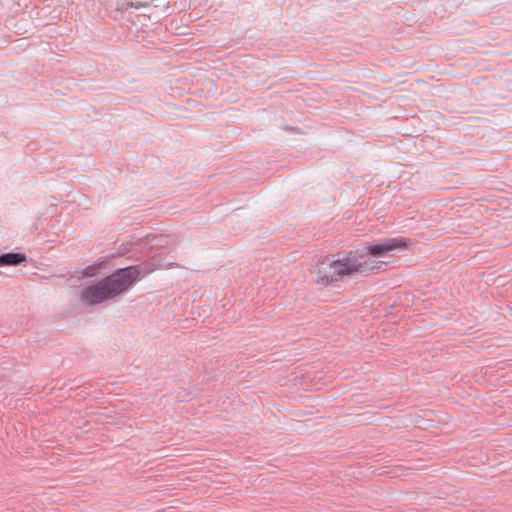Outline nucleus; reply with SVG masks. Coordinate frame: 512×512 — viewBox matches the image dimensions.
Instances as JSON below:
<instances>
[{
	"mask_svg": "<svg viewBox=\"0 0 512 512\" xmlns=\"http://www.w3.org/2000/svg\"><path fill=\"white\" fill-rule=\"evenodd\" d=\"M139 274V270L135 267L120 269L97 284L85 288L81 298L89 305L113 299L127 290L136 281Z\"/></svg>",
	"mask_w": 512,
	"mask_h": 512,
	"instance_id": "f257e3e1",
	"label": "nucleus"
},
{
	"mask_svg": "<svg viewBox=\"0 0 512 512\" xmlns=\"http://www.w3.org/2000/svg\"><path fill=\"white\" fill-rule=\"evenodd\" d=\"M380 265L369 266L359 251H350L339 254L337 259L327 266H321L317 272L316 283L322 287H327L345 276L356 272H367L379 270Z\"/></svg>",
	"mask_w": 512,
	"mask_h": 512,
	"instance_id": "f03ea898",
	"label": "nucleus"
},
{
	"mask_svg": "<svg viewBox=\"0 0 512 512\" xmlns=\"http://www.w3.org/2000/svg\"><path fill=\"white\" fill-rule=\"evenodd\" d=\"M411 244V240L405 237L385 238L367 243L359 253L362 260L366 257L384 258L393 251L409 249Z\"/></svg>",
	"mask_w": 512,
	"mask_h": 512,
	"instance_id": "7ed1b4c3",
	"label": "nucleus"
},
{
	"mask_svg": "<svg viewBox=\"0 0 512 512\" xmlns=\"http://www.w3.org/2000/svg\"><path fill=\"white\" fill-rule=\"evenodd\" d=\"M26 260L25 254L22 253H7L0 256V265H17Z\"/></svg>",
	"mask_w": 512,
	"mask_h": 512,
	"instance_id": "20e7f679",
	"label": "nucleus"
},
{
	"mask_svg": "<svg viewBox=\"0 0 512 512\" xmlns=\"http://www.w3.org/2000/svg\"><path fill=\"white\" fill-rule=\"evenodd\" d=\"M101 265L102 264L99 263V264L87 267L83 271V276H85V277H94V276H96L99 273V269H100Z\"/></svg>",
	"mask_w": 512,
	"mask_h": 512,
	"instance_id": "39448f33",
	"label": "nucleus"
},
{
	"mask_svg": "<svg viewBox=\"0 0 512 512\" xmlns=\"http://www.w3.org/2000/svg\"><path fill=\"white\" fill-rule=\"evenodd\" d=\"M388 262L386 261H381L380 264H387Z\"/></svg>",
	"mask_w": 512,
	"mask_h": 512,
	"instance_id": "423d86ee",
	"label": "nucleus"
}]
</instances>
